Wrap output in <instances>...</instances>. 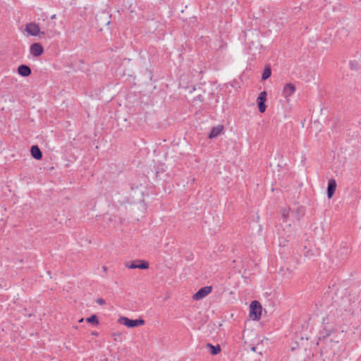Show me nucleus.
Segmentation results:
<instances>
[{
    "mask_svg": "<svg viewBox=\"0 0 361 361\" xmlns=\"http://www.w3.org/2000/svg\"><path fill=\"white\" fill-rule=\"evenodd\" d=\"M290 210V208L285 209L283 210L282 217L284 219L283 221H286L287 219V218L289 216Z\"/></svg>",
    "mask_w": 361,
    "mask_h": 361,
    "instance_id": "obj_21",
    "label": "nucleus"
},
{
    "mask_svg": "<svg viewBox=\"0 0 361 361\" xmlns=\"http://www.w3.org/2000/svg\"><path fill=\"white\" fill-rule=\"evenodd\" d=\"M30 53L35 57L40 56L44 53V48L39 42H35L30 47Z\"/></svg>",
    "mask_w": 361,
    "mask_h": 361,
    "instance_id": "obj_8",
    "label": "nucleus"
},
{
    "mask_svg": "<svg viewBox=\"0 0 361 361\" xmlns=\"http://www.w3.org/2000/svg\"><path fill=\"white\" fill-rule=\"evenodd\" d=\"M295 90V86L293 84L286 83L283 87L282 94L284 97L287 98L293 95Z\"/></svg>",
    "mask_w": 361,
    "mask_h": 361,
    "instance_id": "obj_10",
    "label": "nucleus"
},
{
    "mask_svg": "<svg viewBox=\"0 0 361 361\" xmlns=\"http://www.w3.org/2000/svg\"><path fill=\"white\" fill-rule=\"evenodd\" d=\"M323 324H329V317H326L323 318Z\"/></svg>",
    "mask_w": 361,
    "mask_h": 361,
    "instance_id": "obj_23",
    "label": "nucleus"
},
{
    "mask_svg": "<svg viewBox=\"0 0 361 361\" xmlns=\"http://www.w3.org/2000/svg\"><path fill=\"white\" fill-rule=\"evenodd\" d=\"M252 350L255 351V347L252 348Z\"/></svg>",
    "mask_w": 361,
    "mask_h": 361,
    "instance_id": "obj_28",
    "label": "nucleus"
},
{
    "mask_svg": "<svg viewBox=\"0 0 361 361\" xmlns=\"http://www.w3.org/2000/svg\"><path fill=\"white\" fill-rule=\"evenodd\" d=\"M86 322L93 326H97L99 323L98 317L96 314H92L90 317L86 318Z\"/></svg>",
    "mask_w": 361,
    "mask_h": 361,
    "instance_id": "obj_18",
    "label": "nucleus"
},
{
    "mask_svg": "<svg viewBox=\"0 0 361 361\" xmlns=\"http://www.w3.org/2000/svg\"><path fill=\"white\" fill-rule=\"evenodd\" d=\"M262 307L258 300H252L250 305L249 317L254 321H259L262 316Z\"/></svg>",
    "mask_w": 361,
    "mask_h": 361,
    "instance_id": "obj_2",
    "label": "nucleus"
},
{
    "mask_svg": "<svg viewBox=\"0 0 361 361\" xmlns=\"http://www.w3.org/2000/svg\"><path fill=\"white\" fill-rule=\"evenodd\" d=\"M30 153L32 157L37 159L40 160L42 158V152L37 145H32L30 148Z\"/></svg>",
    "mask_w": 361,
    "mask_h": 361,
    "instance_id": "obj_13",
    "label": "nucleus"
},
{
    "mask_svg": "<svg viewBox=\"0 0 361 361\" xmlns=\"http://www.w3.org/2000/svg\"><path fill=\"white\" fill-rule=\"evenodd\" d=\"M224 130V126L218 125L212 128L210 133H209L208 137L209 139H213L218 137Z\"/></svg>",
    "mask_w": 361,
    "mask_h": 361,
    "instance_id": "obj_12",
    "label": "nucleus"
},
{
    "mask_svg": "<svg viewBox=\"0 0 361 361\" xmlns=\"http://www.w3.org/2000/svg\"><path fill=\"white\" fill-rule=\"evenodd\" d=\"M271 75V69L269 65H267L264 67L262 74V80H266L269 78H270Z\"/></svg>",
    "mask_w": 361,
    "mask_h": 361,
    "instance_id": "obj_16",
    "label": "nucleus"
},
{
    "mask_svg": "<svg viewBox=\"0 0 361 361\" xmlns=\"http://www.w3.org/2000/svg\"><path fill=\"white\" fill-rule=\"evenodd\" d=\"M352 247L346 242H342L334 255V262L336 264H343L348 260L351 253Z\"/></svg>",
    "mask_w": 361,
    "mask_h": 361,
    "instance_id": "obj_1",
    "label": "nucleus"
},
{
    "mask_svg": "<svg viewBox=\"0 0 361 361\" xmlns=\"http://www.w3.org/2000/svg\"><path fill=\"white\" fill-rule=\"evenodd\" d=\"M18 73L22 77H28L31 75L32 71L30 66L25 64L20 65L18 67Z\"/></svg>",
    "mask_w": 361,
    "mask_h": 361,
    "instance_id": "obj_11",
    "label": "nucleus"
},
{
    "mask_svg": "<svg viewBox=\"0 0 361 361\" xmlns=\"http://www.w3.org/2000/svg\"><path fill=\"white\" fill-rule=\"evenodd\" d=\"M286 273L284 270L283 267H281L280 269L279 273L281 274L284 278L289 279L293 276V270L290 269L289 268H286Z\"/></svg>",
    "mask_w": 361,
    "mask_h": 361,
    "instance_id": "obj_19",
    "label": "nucleus"
},
{
    "mask_svg": "<svg viewBox=\"0 0 361 361\" xmlns=\"http://www.w3.org/2000/svg\"><path fill=\"white\" fill-rule=\"evenodd\" d=\"M212 291V286H204L200 288L192 296L194 300L203 299Z\"/></svg>",
    "mask_w": 361,
    "mask_h": 361,
    "instance_id": "obj_6",
    "label": "nucleus"
},
{
    "mask_svg": "<svg viewBox=\"0 0 361 361\" xmlns=\"http://www.w3.org/2000/svg\"><path fill=\"white\" fill-rule=\"evenodd\" d=\"M336 331V329H327L326 326L324 327V329L320 331V336L319 340L324 339L326 337L330 336L332 334H334Z\"/></svg>",
    "mask_w": 361,
    "mask_h": 361,
    "instance_id": "obj_14",
    "label": "nucleus"
},
{
    "mask_svg": "<svg viewBox=\"0 0 361 361\" xmlns=\"http://www.w3.org/2000/svg\"><path fill=\"white\" fill-rule=\"evenodd\" d=\"M267 92L262 91L257 98V107L260 113H264L266 111L267 106L265 102L267 101Z\"/></svg>",
    "mask_w": 361,
    "mask_h": 361,
    "instance_id": "obj_7",
    "label": "nucleus"
},
{
    "mask_svg": "<svg viewBox=\"0 0 361 361\" xmlns=\"http://www.w3.org/2000/svg\"><path fill=\"white\" fill-rule=\"evenodd\" d=\"M83 322V318H82V319H80L79 320V322Z\"/></svg>",
    "mask_w": 361,
    "mask_h": 361,
    "instance_id": "obj_27",
    "label": "nucleus"
},
{
    "mask_svg": "<svg viewBox=\"0 0 361 361\" xmlns=\"http://www.w3.org/2000/svg\"><path fill=\"white\" fill-rule=\"evenodd\" d=\"M336 186H337V184H336V181L335 180V179L331 178V179L329 180L327 190H326V195H327V197L329 199H331L334 196L336 189Z\"/></svg>",
    "mask_w": 361,
    "mask_h": 361,
    "instance_id": "obj_9",
    "label": "nucleus"
},
{
    "mask_svg": "<svg viewBox=\"0 0 361 361\" xmlns=\"http://www.w3.org/2000/svg\"><path fill=\"white\" fill-rule=\"evenodd\" d=\"M207 347L209 349V352L212 355H216L221 352L219 345H214L209 343H207Z\"/></svg>",
    "mask_w": 361,
    "mask_h": 361,
    "instance_id": "obj_15",
    "label": "nucleus"
},
{
    "mask_svg": "<svg viewBox=\"0 0 361 361\" xmlns=\"http://www.w3.org/2000/svg\"><path fill=\"white\" fill-rule=\"evenodd\" d=\"M25 31L31 36H40V35H44V32H41L39 25L35 23H30L27 24Z\"/></svg>",
    "mask_w": 361,
    "mask_h": 361,
    "instance_id": "obj_5",
    "label": "nucleus"
},
{
    "mask_svg": "<svg viewBox=\"0 0 361 361\" xmlns=\"http://www.w3.org/2000/svg\"><path fill=\"white\" fill-rule=\"evenodd\" d=\"M56 18V14H54L51 16V19H55Z\"/></svg>",
    "mask_w": 361,
    "mask_h": 361,
    "instance_id": "obj_26",
    "label": "nucleus"
},
{
    "mask_svg": "<svg viewBox=\"0 0 361 361\" xmlns=\"http://www.w3.org/2000/svg\"><path fill=\"white\" fill-rule=\"evenodd\" d=\"M118 322L128 328L132 329L144 325L145 321L141 317L136 319H131L126 317H120L118 319Z\"/></svg>",
    "mask_w": 361,
    "mask_h": 361,
    "instance_id": "obj_3",
    "label": "nucleus"
},
{
    "mask_svg": "<svg viewBox=\"0 0 361 361\" xmlns=\"http://www.w3.org/2000/svg\"><path fill=\"white\" fill-rule=\"evenodd\" d=\"M149 266L148 262L145 260H135L126 264V267L128 269H147L149 268Z\"/></svg>",
    "mask_w": 361,
    "mask_h": 361,
    "instance_id": "obj_4",
    "label": "nucleus"
},
{
    "mask_svg": "<svg viewBox=\"0 0 361 361\" xmlns=\"http://www.w3.org/2000/svg\"><path fill=\"white\" fill-rule=\"evenodd\" d=\"M97 303H98L99 305H104L106 304V301L103 299V298H97V300H96Z\"/></svg>",
    "mask_w": 361,
    "mask_h": 361,
    "instance_id": "obj_22",
    "label": "nucleus"
},
{
    "mask_svg": "<svg viewBox=\"0 0 361 361\" xmlns=\"http://www.w3.org/2000/svg\"><path fill=\"white\" fill-rule=\"evenodd\" d=\"M294 217L299 221L305 214V209L303 207H297V209L293 212Z\"/></svg>",
    "mask_w": 361,
    "mask_h": 361,
    "instance_id": "obj_17",
    "label": "nucleus"
},
{
    "mask_svg": "<svg viewBox=\"0 0 361 361\" xmlns=\"http://www.w3.org/2000/svg\"><path fill=\"white\" fill-rule=\"evenodd\" d=\"M92 335H94V336H97L99 335V334H98L97 332L93 331V332L92 333Z\"/></svg>",
    "mask_w": 361,
    "mask_h": 361,
    "instance_id": "obj_24",
    "label": "nucleus"
},
{
    "mask_svg": "<svg viewBox=\"0 0 361 361\" xmlns=\"http://www.w3.org/2000/svg\"><path fill=\"white\" fill-rule=\"evenodd\" d=\"M350 68L351 70L357 71L358 69V62L355 60L350 61L349 63Z\"/></svg>",
    "mask_w": 361,
    "mask_h": 361,
    "instance_id": "obj_20",
    "label": "nucleus"
},
{
    "mask_svg": "<svg viewBox=\"0 0 361 361\" xmlns=\"http://www.w3.org/2000/svg\"><path fill=\"white\" fill-rule=\"evenodd\" d=\"M102 269L104 270V271H106L107 268H106V267L103 266V267H102Z\"/></svg>",
    "mask_w": 361,
    "mask_h": 361,
    "instance_id": "obj_25",
    "label": "nucleus"
}]
</instances>
